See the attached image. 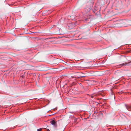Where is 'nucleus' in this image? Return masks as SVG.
Segmentation results:
<instances>
[{
  "instance_id": "nucleus-1",
  "label": "nucleus",
  "mask_w": 131,
  "mask_h": 131,
  "mask_svg": "<svg viewBox=\"0 0 131 131\" xmlns=\"http://www.w3.org/2000/svg\"><path fill=\"white\" fill-rule=\"evenodd\" d=\"M87 73H83L82 75H79V77H78V78H81L84 77H85L87 76L86 75Z\"/></svg>"
},
{
  "instance_id": "nucleus-2",
  "label": "nucleus",
  "mask_w": 131,
  "mask_h": 131,
  "mask_svg": "<svg viewBox=\"0 0 131 131\" xmlns=\"http://www.w3.org/2000/svg\"><path fill=\"white\" fill-rule=\"evenodd\" d=\"M56 122L54 121V120H52L50 121L51 123L54 126H56Z\"/></svg>"
},
{
  "instance_id": "nucleus-3",
  "label": "nucleus",
  "mask_w": 131,
  "mask_h": 131,
  "mask_svg": "<svg viewBox=\"0 0 131 131\" xmlns=\"http://www.w3.org/2000/svg\"><path fill=\"white\" fill-rule=\"evenodd\" d=\"M130 62L126 63L125 62L123 64H121L119 65V66H125L126 65H129V63Z\"/></svg>"
},
{
  "instance_id": "nucleus-4",
  "label": "nucleus",
  "mask_w": 131,
  "mask_h": 131,
  "mask_svg": "<svg viewBox=\"0 0 131 131\" xmlns=\"http://www.w3.org/2000/svg\"><path fill=\"white\" fill-rule=\"evenodd\" d=\"M127 109L129 111H131V105L126 106Z\"/></svg>"
},
{
  "instance_id": "nucleus-5",
  "label": "nucleus",
  "mask_w": 131,
  "mask_h": 131,
  "mask_svg": "<svg viewBox=\"0 0 131 131\" xmlns=\"http://www.w3.org/2000/svg\"><path fill=\"white\" fill-rule=\"evenodd\" d=\"M91 96L92 98H93L94 97V95H92Z\"/></svg>"
},
{
  "instance_id": "nucleus-6",
  "label": "nucleus",
  "mask_w": 131,
  "mask_h": 131,
  "mask_svg": "<svg viewBox=\"0 0 131 131\" xmlns=\"http://www.w3.org/2000/svg\"><path fill=\"white\" fill-rule=\"evenodd\" d=\"M41 128H40L39 129H38L37 130V131H41Z\"/></svg>"
},
{
  "instance_id": "nucleus-7",
  "label": "nucleus",
  "mask_w": 131,
  "mask_h": 131,
  "mask_svg": "<svg viewBox=\"0 0 131 131\" xmlns=\"http://www.w3.org/2000/svg\"><path fill=\"white\" fill-rule=\"evenodd\" d=\"M47 129V131H50V130L49 129Z\"/></svg>"
}]
</instances>
